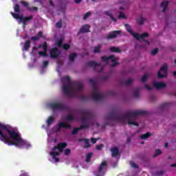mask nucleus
Instances as JSON below:
<instances>
[{"mask_svg": "<svg viewBox=\"0 0 176 176\" xmlns=\"http://www.w3.org/2000/svg\"><path fill=\"white\" fill-rule=\"evenodd\" d=\"M61 129H66L67 130H70V129H72V126L70 124H67L64 122H60L58 124V126L56 128V131L58 132Z\"/></svg>", "mask_w": 176, "mask_h": 176, "instance_id": "ddd939ff", "label": "nucleus"}, {"mask_svg": "<svg viewBox=\"0 0 176 176\" xmlns=\"http://www.w3.org/2000/svg\"><path fill=\"white\" fill-rule=\"evenodd\" d=\"M66 120H67V122H72L73 120H75V116L71 114V115H68L66 117Z\"/></svg>", "mask_w": 176, "mask_h": 176, "instance_id": "473e14b6", "label": "nucleus"}, {"mask_svg": "<svg viewBox=\"0 0 176 176\" xmlns=\"http://www.w3.org/2000/svg\"><path fill=\"white\" fill-rule=\"evenodd\" d=\"M91 144H96V142H97V139L91 138Z\"/></svg>", "mask_w": 176, "mask_h": 176, "instance_id": "052dcab7", "label": "nucleus"}, {"mask_svg": "<svg viewBox=\"0 0 176 176\" xmlns=\"http://www.w3.org/2000/svg\"><path fill=\"white\" fill-rule=\"evenodd\" d=\"M122 34V31L120 30H114L109 33L107 36V39H115V38L118 37V35H120Z\"/></svg>", "mask_w": 176, "mask_h": 176, "instance_id": "9b49d317", "label": "nucleus"}, {"mask_svg": "<svg viewBox=\"0 0 176 176\" xmlns=\"http://www.w3.org/2000/svg\"><path fill=\"white\" fill-rule=\"evenodd\" d=\"M145 87L147 90H152V87L147 84L145 85Z\"/></svg>", "mask_w": 176, "mask_h": 176, "instance_id": "e2e57ef3", "label": "nucleus"}, {"mask_svg": "<svg viewBox=\"0 0 176 176\" xmlns=\"http://www.w3.org/2000/svg\"><path fill=\"white\" fill-rule=\"evenodd\" d=\"M88 67H93L94 71L96 72H102L104 71V67L101 65V63H97L96 61H89L87 63Z\"/></svg>", "mask_w": 176, "mask_h": 176, "instance_id": "6e6552de", "label": "nucleus"}, {"mask_svg": "<svg viewBox=\"0 0 176 176\" xmlns=\"http://www.w3.org/2000/svg\"><path fill=\"white\" fill-rule=\"evenodd\" d=\"M21 3L22 5H23V6H25V8H27V6H28V3H27V2L24 1H21Z\"/></svg>", "mask_w": 176, "mask_h": 176, "instance_id": "4d7b16f0", "label": "nucleus"}, {"mask_svg": "<svg viewBox=\"0 0 176 176\" xmlns=\"http://www.w3.org/2000/svg\"><path fill=\"white\" fill-rule=\"evenodd\" d=\"M50 107L54 110L59 109L60 111H63L64 109H67V106L58 102L52 103L50 104Z\"/></svg>", "mask_w": 176, "mask_h": 176, "instance_id": "1a4fd4ad", "label": "nucleus"}, {"mask_svg": "<svg viewBox=\"0 0 176 176\" xmlns=\"http://www.w3.org/2000/svg\"><path fill=\"white\" fill-rule=\"evenodd\" d=\"M104 13L107 14V16H109V17H110V19L111 20H113V21H115V23H116V21H118V19H115L113 17V15H112V14L109 13V11H105Z\"/></svg>", "mask_w": 176, "mask_h": 176, "instance_id": "2f4dec72", "label": "nucleus"}, {"mask_svg": "<svg viewBox=\"0 0 176 176\" xmlns=\"http://www.w3.org/2000/svg\"><path fill=\"white\" fill-rule=\"evenodd\" d=\"M151 135H152L151 134V133L146 132V133L140 136V138H141V140H147V138H149V137H151Z\"/></svg>", "mask_w": 176, "mask_h": 176, "instance_id": "7c9ffc66", "label": "nucleus"}, {"mask_svg": "<svg viewBox=\"0 0 176 176\" xmlns=\"http://www.w3.org/2000/svg\"><path fill=\"white\" fill-rule=\"evenodd\" d=\"M70 153H71V149L66 148L65 150V155H66V156H68V155H69Z\"/></svg>", "mask_w": 176, "mask_h": 176, "instance_id": "603ef678", "label": "nucleus"}, {"mask_svg": "<svg viewBox=\"0 0 176 176\" xmlns=\"http://www.w3.org/2000/svg\"><path fill=\"white\" fill-rule=\"evenodd\" d=\"M102 47V46H101V45H98L97 46H95L94 47V51H93L94 54H98V53H100Z\"/></svg>", "mask_w": 176, "mask_h": 176, "instance_id": "bb28decb", "label": "nucleus"}, {"mask_svg": "<svg viewBox=\"0 0 176 176\" xmlns=\"http://www.w3.org/2000/svg\"><path fill=\"white\" fill-rule=\"evenodd\" d=\"M42 47L43 49V43L37 46V49H42Z\"/></svg>", "mask_w": 176, "mask_h": 176, "instance_id": "774afa93", "label": "nucleus"}, {"mask_svg": "<svg viewBox=\"0 0 176 176\" xmlns=\"http://www.w3.org/2000/svg\"><path fill=\"white\" fill-rule=\"evenodd\" d=\"M91 157H93V153H88L86 154L85 162L86 163H90L91 160Z\"/></svg>", "mask_w": 176, "mask_h": 176, "instance_id": "cd10ccee", "label": "nucleus"}, {"mask_svg": "<svg viewBox=\"0 0 176 176\" xmlns=\"http://www.w3.org/2000/svg\"><path fill=\"white\" fill-rule=\"evenodd\" d=\"M11 14L14 19H16V20H23V15L20 16V14H19L17 13L11 12Z\"/></svg>", "mask_w": 176, "mask_h": 176, "instance_id": "393cba45", "label": "nucleus"}, {"mask_svg": "<svg viewBox=\"0 0 176 176\" xmlns=\"http://www.w3.org/2000/svg\"><path fill=\"white\" fill-rule=\"evenodd\" d=\"M148 115V112L142 110H137L133 111H126L124 114H121L116 110L112 111L107 116H105V120H116L120 123H126L128 120L129 126H136L138 127L140 124L135 122L138 116H144Z\"/></svg>", "mask_w": 176, "mask_h": 176, "instance_id": "f03ea898", "label": "nucleus"}, {"mask_svg": "<svg viewBox=\"0 0 176 176\" xmlns=\"http://www.w3.org/2000/svg\"><path fill=\"white\" fill-rule=\"evenodd\" d=\"M164 174V170H159L155 173V175L156 176H162Z\"/></svg>", "mask_w": 176, "mask_h": 176, "instance_id": "a19ab883", "label": "nucleus"}, {"mask_svg": "<svg viewBox=\"0 0 176 176\" xmlns=\"http://www.w3.org/2000/svg\"><path fill=\"white\" fill-rule=\"evenodd\" d=\"M76 57H78V54L76 53L70 54L69 55V61L70 63H74Z\"/></svg>", "mask_w": 176, "mask_h": 176, "instance_id": "5701e85b", "label": "nucleus"}, {"mask_svg": "<svg viewBox=\"0 0 176 176\" xmlns=\"http://www.w3.org/2000/svg\"><path fill=\"white\" fill-rule=\"evenodd\" d=\"M54 122V118H53V116H50L47 120V126H50L51 124H53Z\"/></svg>", "mask_w": 176, "mask_h": 176, "instance_id": "c756f323", "label": "nucleus"}, {"mask_svg": "<svg viewBox=\"0 0 176 176\" xmlns=\"http://www.w3.org/2000/svg\"><path fill=\"white\" fill-rule=\"evenodd\" d=\"M50 5H51V6H52V8H54V3H53V1L50 0Z\"/></svg>", "mask_w": 176, "mask_h": 176, "instance_id": "69168bd1", "label": "nucleus"}, {"mask_svg": "<svg viewBox=\"0 0 176 176\" xmlns=\"http://www.w3.org/2000/svg\"><path fill=\"white\" fill-rule=\"evenodd\" d=\"M68 146V144L66 142H59L56 146L52 148V151L50 153V155L52 157H56V156H60V152H64V148Z\"/></svg>", "mask_w": 176, "mask_h": 176, "instance_id": "39448f33", "label": "nucleus"}, {"mask_svg": "<svg viewBox=\"0 0 176 176\" xmlns=\"http://www.w3.org/2000/svg\"><path fill=\"white\" fill-rule=\"evenodd\" d=\"M124 27H125V28H126V30H127V28H131V26H130V25L129 23H126L124 25Z\"/></svg>", "mask_w": 176, "mask_h": 176, "instance_id": "338daca9", "label": "nucleus"}, {"mask_svg": "<svg viewBox=\"0 0 176 176\" xmlns=\"http://www.w3.org/2000/svg\"><path fill=\"white\" fill-rule=\"evenodd\" d=\"M80 98L81 101H87L89 100V97H87L85 95L80 96Z\"/></svg>", "mask_w": 176, "mask_h": 176, "instance_id": "37998d69", "label": "nucleus"}, {"mask_svg": "<svg viewBox=\"0 0 176 176\" xmlns=\"http://www.w3.org/2000/svg\"><path fill=\"white\" fill-rule=\"evenodd\" d=\"M131 83H133V79L131 78H129L127 81H126V80H121L120 81L121 86H129V85H131Z\"/></svg>", "mask_w": 176, "mask_h": 176, "instance_id": "412c9836", "label": "nucleus"}, {"mask_svg": "<svg viewBox=\"0 0 176 176\" xmlns=\"http://www.w3.org/2000/svg\"><path fill=\"white\" fill-rule=\"evenodd\" d=\"M43 51H39L38 55L41 56L42 57H47V42L45 41L43 43Z\"/></svg>", "mask_w": 176, "mask_h": 176, "instance_id": "4468645a", "label": "nucleus"}, {"mask_svg": "<svg viewBox=\"0 0 176 176\" xmlns=\"http://www.w3.org/2000/svg\"><path fill=\"white\" fill-rule=\"evenodd\" d=\"M85 141V146L84 148H90L91 144H90V140L89 139H84Z\"/></svg>", "mask_w": 176, "mask_h": 176, "instance_id": "f704fd0d", "label": "nucleus"}, {"mask_svg": "<svg viewBox=\"0 0 176 176\" xmlns=\"http://www.w3.org/2000/svg\"><path fill=\"white\" fill-rule=\"evenodd\" d=\"M65 80L68 82V84L63 85V91L69 97H76L80 91H82L83 85L79 81H74L71 82V77L67 76L65 77Z\"/></svg>", "mask_w": 176, "mask_h": 176, "instance_id": "7ed1b4c3", "label": "nucleus"}, {"mask_svg": "<svg viewBox=\"0 0 176 176\" xmlns=\"http://www.w3.org/2000/svg\"><path fill=\"white\" fill-rule=\"evenodd\" d=\"M145 18H141L140 20H139V24L140 25H142V24H144V23H145Z\"/></svg>", "mask_w": 176, "mask_h": 176, "instance_id": "864d4df0", "label": "nucleus"}, {"mask_svg": "<svg viewBox=\"0 0 176 176\" xmlns=\"http://www.w3.org/2000/svg\"><path fill=\"white\" fill-rule=\"evenodd\" d=\"M38 7H28V10H29V12H36L38 11Z\"/></svg>", "mask_w": 176, "mask_h": 176, "instance_id": "c9c22d12", "label": "nucleus"}, {"mask_svg": "<svg viewBox=\"0 0 176 176\" xmlns=\"http://www.w3.org/2000/svg\"><path fill=\"white\" fill-rule=\"evenodd\" d=\"M104 148V144H99L96 146L97 151H101Z\"/></svg>", "mask_w": 176, "mask_h": 176, "instance_id": "09e8293b", "label": "nucleus"}, {"mask_svg": "<svg viewBox=\"0 0 176 176\" xmlns=\"http://www.w3.org/2000/svg\"><path fill=\"white\" fill-rule=\"evenodd\" d=\"M82 129H89V124H82V125H80V127L74 128L72 131V134L74 135H76V134L78 133H79V131H80V130H82Z\"/></svg>", "mask_w": 176, "mask_h": 176, "instance_id": "2eb2a0df", "label": "nucleus"}, {"mask_svg": "<svg viewBox=\"0 0 176 176\" xmlns=\"http://www.w3.org/2000/svg\"><path fill=\"white\" fill-rule=\"evenodd\" d=\"M109 50L113 53H120L121 52L120 48L119 47H111Z\"/></svg>", "mask_w": 176, "mask_h": 176, "instance_id": "c85d7f7f", "label": "nucleus"}, {"mask_svg": "<svg viewBox=\"0 0 176 176\" xmlns=\"http://www.w3.org/2000/svg\"><path fill=\"white\" fill-rule=\"evenodd\" d=\"M150 100H151V101H152V102H153L156 100V98H155V96L153 95H151L150 96Z\"/></svg>", "mask_w": 176, "mask_h": 176, "instance_id": "bf43d9fd", "label": "nucleus"}, {"mask_svg": "<svg viewBox=\"0 0 176 176\" xmlns=\"http://www.w3.org/2000/svg\"><path fill=\"white\" fill-rule=\"evenodd\" d=\"M108 166V162L107 161H103L100 164L98 168V173L96 174V176H104V173H102V170H104V167H107Z\"/></svg>", "mask_w": 176, "mask_h": 176, "instance_id": "f8f14e48", "label": "nucleus"}, {"mask_svg": "<svg viewBox=\"0 0 176 176\" xmlns=\"http://www.w3.org/2000/svg\"><path fill=\"white\" fill-rule=\"evenodd\" d=\"M161 153H162V151L160 149H157L155 151V154L153 155V157H156L159 156V155H161Z\"/></svg>", "mask_w": 176, "mask_h": 176, "instance_id": "a18cd8bd", "label": "nucleus"}, {"mask_svg": "<svg viewBox=\"0 0 176 176\" xmlns=\"http://www.w3.org/2000/svg\"><path fill=\"white\" fill-rule=\"evenodd\" d=\"M158 52H159V49L155 48V49H154V50H153L151 51V54H152L153 56H155V54H157Z\"/></svg>", "mask_w": 176, "mask_h": 176, "instance_id": "de8ad7c7", "label": "nucleus"}, {"mask_svg": "<svg viewBox=\"0 0 176 176\" xmlns=\"http://www.w3.org/2000/svg\"><path fill=\"white\" fill-rule=\"evenodd\" d=\"M14 9L15 12L16 13L20 12V5L16 4Z\"/></svg>", "mask_w": 176, "mask_h": 176, "instance_id": "c03bdc74", "label": "nucleus"}, {"mask_svg": "<svg viewBox=\"0 0 176 176\" xmlns=\"http://www.w3.org/2000/svg\"><path fill=\"white\" fill-rule=\"evenodd\" d=\"M55 27H56V28H61V27H63V23L61 21L57 22Z\"/></svg>", "mask_w": 176, "mask_h": 176, "instance_id": "49530a36", "label": "nucleus"}, {"mask_svg": "<svg viewBox=\"0 0 176 176\" xmlns=\"http://www.w3.org/2000/svg\"><path fill=\"white\" fill-rule=\"evenodd\" d=\"M61 52L57 47H54L50 51V56L52 58H57Z\"/></svg>", "mask_w": 176, "mask_h": 176, "instance_id": "9d476101", "label": "nucleus"}, {"mask_svg": "<svg viewBox=\"0 0 176 176\" xmlns=\"http://www.w3.org/2000/svg\"><path fill=\"white\" fill-rule=\"evenodd\" d=\"M118 19H126V15L122 13V12H120L119 15H118Z\"/></svg>", "mask_w": 176, "mask_h": 176, "instance_id": "8fccbe9b", "label": "nucleus"}, {"mask_svg": "<svg viewBox=\"0 0 176 176\" xmlns=\"http://www.w3.org/2000/svg\"><path fill=\"white\" fill-rule=\"evenodd\" d=\"M126 31L127 32H129L131 35H133V38H135V39H136L137 41H140V39H141V34L133 32V30L131 29V28H127Z\"/></svg>", "mask_w": 176, "mask_h": 176, "instance_id": "a211bd4d", "label": "nucleus"}, {"mask_svg": "<svg viewBox=\"0 0 176 176\" xmlns=\"http://www.w3.org/2000/svg\"><path fill=\"white\" fill-rule=\"evenodd\" d=\"M160 6L161 8H163L162 13H165L166 10H167V7L168 6V1H163Z\"/></svg>", "mask_w": 176, "mask_h": 176, "instance_id": "b1692460", "label": "nucleus"}, {"mask_svg": "<svg viewBox=\"0 0 176 176\" xmlns=\"http://www.w3.org/2000/svg\"><path fill=\"white\" fill-rule=\"evenodd\" d=\"M30 47H31V41L28 40L24 43L23 50H25V52H28V50H30Z\"/></svg>", "mask_w": 176, "mask_h": 176, "instance_id": "4be33fe9", "label": "nucleus"}, {"mask_svg": "<svg viewBox=\"0 0 176 176\" xmlns=\"http://www.w3.org/2000/svg\"><path fill=\"white\" fill-rule=\"evenodd\" d=\"M88 32H90V25L89 24L84 25L79 30L80 34H87Z\"/></svg>", "mask_w": 176, "mask_h": 176, "instance_id": "f3484780", "label": "nucleus"}, {"mask_svg": "<svg viewBox=\"0 0 176 176\" xmlns=\"http://www.w3.org/2000/svg\"><path fill=\"white\" fill-rule=\"evenodd\" d=\"M168 66L166 63H164L158 72L157 78L158 79H163L167 78Z\"/></svg>", "mask_w": 176, "mask_h": 176, "instance_id": "0eeeda50", "label": "nucleus"}, {"mask_svg": "<svg viewBox=\"0 0 176 176\" xmlns=\"http://www.w3.org/2000/svg\"><path fill=\"white\" fill-rule=\"evenodd\" d=\"M57 45H58V47H61V46H63V39H60L57 42Z\"/></svg>", "mask_w": 176, "mask_h": 176, "instance_id": "5fc2aeb1", "label": "nucleus"}, {"mask_svg": "<svg viewBox=\"0 0 176 176\" xmlns=\"http://www.w3.org/2000/svg\"><path fill=\"white\" fill-rule=\"evenodd\" d=\"M89 83L92 85V99L94 101H102L104 100V94L98 93L97 82L93 78H90Z\"/></svg>", "mask_w": 176, "mask_h": 176, "instance_id": "20e7f679", "label": "nucleus"}, {"mask_svg": "<svg viewBox=\"0 0 176 176\" xmlns=\"http://www.w3.org/2000/svg\"><path fill=\"white\" fill-rule=\"evenodd\" d=\"M101 60L103 61V63H106V64H108L109 61H111V63H113V64L111 65V68H115L116 65H119L120 64L118 62H117L118 60H119V58L115 57V55H111L109 56H103L101 57Z\"/></svg>", "mask_w": 176, "mask_h": 176, "instance_id": "423d86ee", "label": "nucleus"}, {"mask_svg": "<svg viewBox=\"0 0 176 176\" xmlns=\"http://www.w3.org/2000/svg\"><path fill=\"white\" fill-rule=\"evenodd\" d=\"M168 107H170V104L164 103V104H161L160 109H167V108H168Z\"/></svg>", "mask_w": 176, "mask_h": 176, "instance_id": "4c0bfd02", "label": "nucleus"}, {"mask_svg": "<svg viewBox=\"0 0 176 176\" xmlns=\"http://www.w3.org/2000/svg\"><path fill=\"white\" fill-rule=\"evenodd\" d=\"M63 49H64V50H66V52L67 50H69V49L71 48V45L68 44V43H65L63 45Z\"/></svg>", "mask_w": 176, "mask_h": 176, "instance_id": "e433bc0d", "label": "nucleus"}, {"mask_svg": "<svg viewBox=\"0 0 176 176\" xmlns=\"http://www.w3.org/2000/svg\"><path fill=\"white\" fill-rule=\"evenodd\" d=\"M131 166L133 167V168H135V169L139 168L138 165H137V164H135V163H132Z\"/></svg>", "mask_w": 176, "mask_h": 176, "instance_id": "13d9d810", "label": "nucleus"}, {"mask_svg": "<svg viewBox=\"0 0 176 176\" xmlns=\"http://www.w3.org/2000/svg\"><path fill=\"white\" fill-rule=\"evenodd\" d=\"M110 151H111V157H116V156L120 155L119 148H118V147H116V146L111 147L110 148Z\"/></svg>", "mask_w": 176, "mask_h": 176, "instance_id": "aec40b11", "label": "nucleus"}, {"mask_svg": "<svg viewBox=\"0 0 176 176\" xmlns=\"http://www.w3.org/2000/svg\"><path fill=\"white\" fill-rule=\"evenodd\" d=\"M38 36H40V38H42L43 36V32L42 31L38 32Z\"/></svg>", "mask_w": 176, "mask_h": 176, "instance_id": "0e129e2a", "label": "nucleus"}, {"mask_svg": "<svg viewBox=\"0 0 176 176\" xmlns=\"http://www.w3.org/2000/svg\"><path fill=\"white\" fill-rule=\"evenodd\" d=\"M154 87H155L157 90H159L160 89H164L167 87V85L163 82H157L154 83Z\"/></svg>", "mask_w": 176, "mask_h": 176, "instance_id": "6ab92c4d", "label": "nucleus"}, {"mask_svg": "<svg viewBox=\"0 0 176 176\" xmlns=\"http://www.w3.org/2000/svg\"><path fill=\"white\" fill-rule=\"evenodd\" d=\"M109 78V77L108 76H102L101 79L103 80V82H105V80H108Z\"/></svg>", "mask_w": 176, "mask_h": 176, "instance_id": "6e6d98bb", "label": "nucleus"}, {"mask_svg": "<svg viewBox=\"0 0 176 176\" xmlns=\"http://www.w3.org/2000/svg\"><path fill=\"white\" fill-rule=\"evenodd\" d=\"M148 79V74H145L142 77V80H141V82H142L143 83L144 82H146Z\"/></svg>", "mask_w": 176, "mask_h": 176, "instance_id": "79ce46f5", "label": "nucleus"}, {"mask_svg": "<svg viewBox=\"0 0 176 176\" xmlns=\"http://www.w3.org/2000/svg\"><path fill=\"white\" fill-rule=\"evenodd\" d=\"M34 19V16L30 15L28 17L23 18V25H27V21H31Z\"/></svg>", "mask_w": 176, "mask_h": 176, "instance_id": "a878e982", "label": "nucleus"}, {"mask_svg": "<svg viewBox=\"0 0 176 176\" xmlns=\"http://www.w3.org/2000/svg\"><path fill=\"white\" fill-rule=\"evenodd\" d=\"M41 39V37L36 36H32L31 41H39Z\"/></svg>", "mask_w": 176, "mask_h": 176, "instance_id": "3c124183", "label": "nucleus"}, {"mask_svg": "<svg viewBox=\"0 0 176 176\" xmlns=\"http://www.w3.org/2000/svg\"><path fill=\"white\" fill-rule=\"evenodd\" d=\"M148 36H149V34H148V32H144L140 35L141 39H142V41H144L145 38H148Z\"/></svg>", "mask_w": 176, "mask_h": 176, "instance_id": "58836bf2", "label": "nucleus"}, {"mask_svg": "<svg viewBox=\"0 0 176 176\" xmlns=\"http://www.w3.org/2000/svg\"><path fill=\"white\" fill-rule=\"evenodd\" d=\"M91 16V12H87L84 14L83 19L84 20H87V19H89Z\"/></svg>", "mask_w": 176, "mask_h": 176, "instance_id": "ea45409f", "label": "nucleus"}, {"mask_svg": "<svg viewBox=\"0 0 176 176\" xmlns=\"http://www.w3.org/2000/svg\"><path fill=\"white\" fill-rule=\"evenodd\" d=\"M0 141L10 146H19L20 148H25L28 149L31 144L23 140L20 136V133L14 131L9 125L0 123Z\"/></svg>", "mask_w": 176, "mask_h": 176, "instance_id": "f257e3e1", "label": "nucleus"}, {"mask_svg": "<svg viewBox=\"0 0 176 176\" xmlns=\"http://www.w3.org/2000/svg\"><path fill=\"white\" fill-rule=\"evenodd\" d=\"M43 67H47V65H49V61L45 60L43 62Z\"/></svg>", "mask_w": 176, "mask_h": 176, "instance_id": "680f3d73", "label": "nucleus"}, {"mask_svg": "<svg viewBox=\"0 0 176 176\" xmlns=\"http://www.w3.org/2000/svg\"><path fill=\"white\" fill-rule=\"evenodd\" d=\"M133 96L135 98H138L140 97V88H136L133 91Z\"/></svg>", "mask_w": 176, "mask_h": 176, "instance_id": "72a5a7b5", "label": "nucleus"}, {"mask_svg": "<svg viewBox=\"0 0 176 176\" xmlns=\"http://www.w3.org/2000/svg\"><path fill=\"white\" fill-rule=\"evenodd\" d=\"M82 115L84 116V117L81 118L82 124H89L87 123V118L90 117V112L84 111H82Z\"/></svg>", "mask_w": 176, "mask_h": 176, "instance_id": "dca6fc26", "label": "nucleus"}]
</instances>
